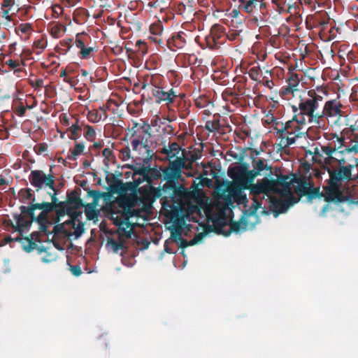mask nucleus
I'll return each instance as SVG.
<instances>
[{
	"label": "nucleus",
	"instance_id": "nucleus-1",
	"mask_svg": "<svg viewBox=\"0 0 358 358\" xmlns=\"http://www.w3.org/2000/svg\"><path fill=\"white\" fill-rule=\"evenodd\" d=\"M259 175V171H248L244 166L230 167L228 176L234 182L228 187L224 195L213 201L206 197L194 200L196 204L191 201L189 195H185V203L180 206L181 218L169 227L171 238L180 241L182 248L201 242L204 236L202 234L189 242L180 238L182 233L186 234L190 230L185 220H194L192 215L195 213L206 217L208 225L225 236L230 234L231 229L237 232L252 229L259 221L256 211L262 205H273L279 213H282L298 202L293 192L299 195L305 192L306 187L295 177L281 178L277 181L264 178L252 184Z\"/></svg>",
	"mask_w": 358,
	"mask_h": 358
},
{
	"label": "nucleus",
	"instance_id": "nucleus-2",
	"mask_svg": "<svg viewBox=\"0 0 358 358\" xmlns=\"http://www.w3.org/2000/svg\"><path fill=\"white\" fill-rule=\"evenodd\" d=\"M353 166L341 167L337 172L329 173L330 182L324 189V201H338L342 200L337 181L342 179L351 178V171Z\"/></svg>",
	"mask_w": 358,
	"mask_h": 358
},
{
	"label": "nucleus",
	"instance_id": "nucleus-3",
	"mask_svg": "<svg viewBox=\"0 0 358 358\" xmlns=\"http://www.w3.org/2000/svg\"><path fill=\"white\" fill-rule=\"evenodd\" d=\"M80 207V204L78 201H69L62 207L64 214L68 215L70 217V220L65 222L72 223L76 236H80L85 231L84 224L80 220L82 217V211Z\"/></svg>",
	"mask_w": 358,
	"mask_h": 358
},
{
	"label": "nucleus",
	"instance_id": "nucleus-4",
	"mask_svg": "<svg viewBox=\"0 0 358 358\" xmlns=\"http://www.w3.org/2000/svg\"><path fill=\"white\" fill-rule=\"evenodd\" d=\"M338 142V145L335 143L333 145L334 141L331 143L330 147L327 148L325 150L326 153L332 159L337 160L339 162H345V159L343 157V155L345 154H352V153H357L358 152V145L355 144L354 145L350 148H345L341 150H338L339 148H341L342 140L339 138H336Z\"/></svg>",
	"mask_w": 358,
	"mask_h": 358
},
{
	"label": "nucleus",
	"instance_id": "nucleus-5",
	"mask_svg": "<svg viewBox=\"0 0 358 358\" xmlns=\"http://www.w3.org/2000/svg\"><path fill=\"white\" fill-rule=\"evenodd\" d=\"M342 108V104L338 100L327 101L324 107L323 115L327 117L338 120L343 115Z\"/></svg>",
	"mask_w": 358,
	"mask_h": 358
},
{
	"label": "nucleus",
	"instance_id": "nucleus-6",
	"mask_svg": "<svg viewBox=\"0 0 358 358\" xmlns=\"http://www.w3.org/2000/svg\"><path fill=\"white\" fill-rule=\"evenodd\" d=\"M31 183L39 188L52 187L53 180L51 176H48L43 172L33 171L31 173Z\"/></svg>",
	"mask_w": 358,
	"mask_h": 358
},
{
	"label": "nucleus",
	"instance_id": "nucleus-7",
	"mask_svg": "<svg viewBox=\"0 0 358 358\" xmlns=\"http://www.w3.org/2000/svg\"><path fill=\"white\" fill-rule=\"evenodd\" d=\"M2 16L7 20L10 21L12 17L20 10L18 5L13 0H4L1 6Z\"/></svg>",
	"mask_w": 358,
	"mask_h": 358
},
{
	"label": "nucleus",
	"instance_id": "nucleus-8",
	"mask_svg": "<svg viewBox=\"0 0 358 358\" xmlns=\"http://www.w3.org/2000/svg\"><path fill=\"white\" fill-rule=\"evenodd\" d=\"M301 108L302 111L308 115H312L315 110L317 108V100L315 97L312 95L310 97L306 99L301 104Z\"/></svg>",
	"mask_w": 358,
	"mask_h": 358
},
{
	"label": "nucleus",
	"instance_id": "nucleus-9",
	"mask_svg": "<svg viewBox=\"0 0 358 358\" xmlns=\"http://www.w3.org/2000/svg\"><path fill=\"white\" fill-rule=\"evenodd\" d=\"M153 96L158 101H166L169 102H171L176 96L172 90L165 92L162 88L158 87L153 90Z\"/></svg>",
	"mask_w": 358,
	"mask_h": 358
},
{
	"label": "nucleus",
	"instance_id": "nucleus-10",
	"mask_svg": "<svg viewBox=\"0 0 358 358\" xmlns=\"http://www.w3.org/2000/svg\"><path fill=\"white\" fill-rule=\"evenodd\" d=\"M98 203L96 200H94L92 203H87L85 206V214L87 218L89 220H93L94 222H96L98 221V215L99 213V210L97 209Z\"/></svg>",
	"mask_w": 358,
	"mask_h": 358
},
{
	"label": "nucleus",
	"instance_id": "nucleus-11",
	"mask_svg": "<svg viewBox=\"0 0 358 358\" xmlns=\"http://www.w3.org/2000/svg\"><path fill=\"white\" fill-rule=\"evenodd\" d=\"M239 1L242 4L245 10L250 13L252 10L255 3L257 0H239Z\"/></svg>",
	"mask_w": 358,
	"mask_h": 358
},
{
	"label": "nucleus",
	"instance_id": "nucleus-12",
	"mask_svg": "<svg viewBox=\"0 0 358 358\" xmlns=\"http://www.w3.org/2000/svg\"><path fill=\"white\" fill-rule=\"evenodd\" d=\"M331 208L334 211L341 210V205L338 202H335L332 204L327 203L322 209V215H324L327 209Z\"/></svg>",
	"mask_w": 358,
	"mask_h": 358
},
{
	"label": "nucleus",
	"instance_id": "nucleus-13",
	"mask_svg": "<svg viewBox=\"0 0 358 358\" xmlns=\"http://www.w3.org/2000/svg\"><path fill=\"white\" fill-rule=\"evenodd\" d=\"M57 259V256L54 253L45 252L41 257V259L45 263H50L55 261Z\"/></svg>",
	"mask_w": 358,
	"mask_h": 358
},
{
	"label": "nucleus",
	"instance_id": "nucleus-14",
	"mask_svg": "<svg viewBox=\"0 0 358 358\" xmlns=\"http://www.w3.org/2000/svg\"><path fill=\"white\" fill-rule=\"evenodd\" d=\"M299 120L296 117H293L291 120L285 122V129L288 131L289 128H296Z\"/></svg>",
	"mask_w": 358,
	"mask_h": 358
},
{
	"label": "nucleus",
	"instance_id": "nucleus-15",
	"mask_svg": "<svg viewBox=\"0 0 358 358\" xmlns=\"http://www.w3.org/2000/svg\"><path fill=\"white\" fill-rule=\"evenodd\" d=\"M31 222L28 220H20L17 222L19 230L23 231L25 228L29 227Z\"/></svg>",
	"mask_w": 358,
	"mask_h": 358
},
{
	"label": "nucleus",
	"instance_id": "nucleus-16",
	"mask_svg": "<svg viewBox=\"0 0 358 358\" xmlns=\"http://www.w3.org/2000/svg\"><path fill=\"white\" fill-rule=\"evenodd\" d=\"M84 148H85V147H84L83 145H82V144H77L75 146V148H74V149H73V150L72 152V154L74 156H78V155H80L83 152Z\"/></svg>",
	"mask_w": 358,
	"mask_h": 358
},
{
	"label": "nucleus",
	"instance_id": "nucleus-17",
	"mask_svg": "<svg viewBox=\"0 0 358 358\" xmlns=\"http://www.w3.org/2000/svg\"><path fill=\"white\" fill-rule=\"evenodd\" d=\"M92 48H84L80 50V54L83 57L85 58L87 57L90 52H92Z\"/></svg>",
	"mask_w": 358,
	"mask_h": 358
},
{
	"label": "nucleus",
	"instance_id": "nucleus-18",
	"mask_svg": "<svg viewBox=\"0 0 358 358\" xmlns=\"http://www.w3.org/2000/svg\"><path fill=\"white\" fill-rule=\"evenodd\" d=\"M71 271L76 276H78L81 273V270H80V267H78V266L71 267Z\"/></svg>",
	"mask_w": 358,
	"mask_h": 358
},
{
	"label": "nucleus",
	"instance_id": "nucleus-19",
	"mask_svg": "<svg viewBox=\"0 0 358 358\" xmlns=\"http://www.w3.org/2000/svg\"><path fill=\"white\" fill-rule=\"evenodd\" d=\"M94 134V131L92 129H88L87 132V137L88 138H92Z\"/></svg>",
	"mask_w": 358,
	"mask_h": 358
},
{
	"label": "nucleus",
	"instance_id": "nucleus-20",
	"mask_svg": "<svg viewBox=\"0 0 358 358\" xmlns=\"http://www.w3.org/2000/svg\"><path fill=\"white\" fill-rule=\"evenodd\" d=\"M77 47L80 49V50L85 48L84 43L81 41H77Z\"/></svg>",
	"mask_w": 358,
	"mask_h": 358
},
{
	"label": "nucleus",
	"instance_id": "nucleus-21",
	"mask_svg": "<svg viewBox=\"0 0 358 358\" xmlns=\"http://www.w3.org/2000/svg\"><path fill=\"white\" fill-rule=\"evenodd\" d=\"M25 112V108L23 107H20L17 110V113L19 115H22Z\"/></svg>",
	"mask_w": 358,
	"mask_h": 358
},
{
	"label": "nucleus",
	"instance_id": "nucleus-22",
	"mask_svg": "<svg viewBox=\"0 0 358 358\" xmlns=\"http://www.w3.org/2000/svg\"><path fill=\"white\" fill-rule=\"evenodd\" d=\"M71 130L73 134H76L77 132V130H78V127L76 126H73V127H71Z\"/></svg>",
	"mask_w": 358,
	"mask_h": 358
},
{
	"label": "nucleus",
	"instance_id": "nucleus-23",
	"mask_svg": "<svg viewBox=\"0 0 358 358\" xmlns=\"http://www.w3.org/2000/svg\"><path fill=\"white\" fill-rule=\"evenodd\" d=\"M294 138H287V143L288 145L292 144V143H294Z\"/></svg>",
	"mask_w": 358,
	"mask_h": 358
},
{
	"label": "nucleus",
	"instance_id": "nucleus-24",
	"mask_svg": "<svg viewBox=\"0 0 358 358\" xmlns=\"http://www.w3.org/2000/svg\"><path fill=\"white\" fill-rule=\"evenodd\" d=\"M178 145L176 144V143H173V144L171 145V149L172 150H176V149H178Z\"/></svg>",
	"mask_w": 358,
	"mask_h": 358
},
{
	"label": "nucleus",
	"instance_id": "nucleus-25",
	"mask_svg": "<svg viewBox=\"0 0 358 358\" xmlns=\"http://www.w3.org/2000/svg\"><path fill=\"white\" fill-rule=\"evenodd\" d=\"M321 200V198L320 197H317V198H315V203H317L318 201H320Z\"/></svg>",
	"mask_w": 358,
	"mask_h": 358
},
{
	"label": "nucleus",
	"instance_id": "nucleus-26",
	"mask_svg": "<svg viewBox=\"0 0 358 358\" xmlns=\"http://www.w3.org/2000/svg\"><path fill=\"white\" fill-rule=\"evenodd\" d=\"M5 183V180L3 179H0V185H3Z\"/></svg>",
	"mask_w": 358,
	"mask_h": 358
},
{
	"label": "nucleus",
	"instance_id": "nucleus-27",
	"mask_svg": "<svg viewBox=\"0 0 358 358\" xmlns=\"http://www.w3.org/2000/svg\"><path fill=\"white\" fill-rule=\"evenodd\" d=\"M31 249H33V247H31V246L30 245V247H29V248L28 250H31Z\"/></svg>",
	"mask_w": 358,
	"mask_h": 358
},
{
	"label": "nucleus",
	"instance_id": "nucleus-28",
	"mask_svg": "<svg viewBox=\"0 0 358 358\" xmlns=\"http://www.w3.org/2000/svg\"><path fill=\"white\" fill-rule=\"evenodd\" d=\"M10 64L13 65V62L12 61L10 62Z\"/></svg>",
	"mask_w": 358,
	"mask_h": 358
}]
</instances>
